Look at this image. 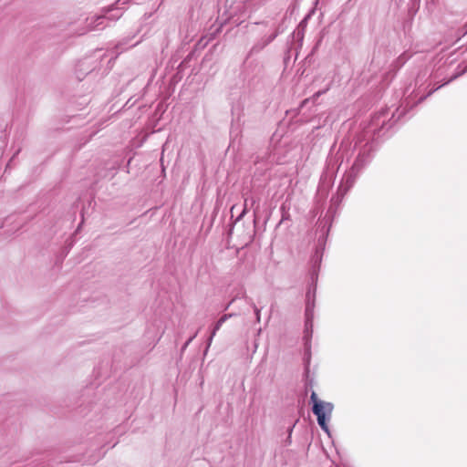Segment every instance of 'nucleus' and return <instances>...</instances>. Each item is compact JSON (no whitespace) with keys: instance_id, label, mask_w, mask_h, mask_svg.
<instances>
[{"instance_id":"nucleus-13","label":"nucleus","mask_w":467,"mask_h":467,"mask_svg":"<svg viewBox=\"0 0 467 467\" xmlns=\"http://www.w3.org/2000/svg\"><path fill=\"white\" fill-rule=\"evenodd\" d=\"M234 206H233V207L231 208V212L233 213V212H234Z\"/></svg>"},{"instance_id":"nucleus-5","label":"nucleus","mask_w":467,"mask_h":467,"mask_svg":"<svg viewBox=\"0 0 467 467\" xmlns=\"http://www.w3.org/2000/svg\"><path fill=\"white\" fill-rule=\"evenodd\" d=\"M90 61L89 59L86 58L79 62L78 66V72L82 75L88 74L94 70V67H89Z\"/></svg>"},{"instance_id":"nucleus-10","label":"nucleus","mask_w":467,"mask_h":467,"mask_svg":"<svg viewBox=\"0 0 467 467\" xmlns=\"http://www.w3.org/2000/svg\"><path fill=\"white\" fill-rule=\"evenodd\" d=\"M197 333H195L192 337H191L186 342L185 344L183 345L182 350H184L188 345L191 343V341L196 337Z\"/></svg>"},{"instance_id":"nucleus-3","label":"nucleus","mask_w":467,"mask_h":467,"mask_svg":"<svg viewBox=\"0 0 467 467\" xmlns=\"http://www.w3.org/2000/svg\"><path fill=\"white\" fill-rule=\"evenodd\" d=\"M105 19H106V15H102V16H99L97 17L91 18L90 22L88 21V27L90 30H101L107 26L106 25H104Z\"/></svg>"},{"instance_id":"nucleus-6","label":"nucleus","mask_w":467,"mask_h":467,"mask_svg":"<svg viewBox=\"0 0 467 467\" xmlns=\"http://www.w3.org/2000/svg\"><path fill=\"white\" fill-rule=\"evenodd\" d=\"M255 202V201L251 198L250 200L248 198H246L244 200V209L242 211V213L239 214V216L236 218L235 221H239L242 219V217L246 213L247 210H248V206L253 205L254 203Z\"/></svg>"},{"instance_id":"nucleus-11","label":"nucleus","mask_w":467,"mask_h":467,"mask_svg":"<svg viewBox=\"0 0 467 467\" xmlns=\"http://www.w3.org/2000/svg\"><path fill=\"white\" fill-rule=\"evenodd\" d=\"M287 433H288V436H287L286 442H290V439L292 438V427H289L287 429Z\"/></svg>"},{"instance_id":"nucleus-7","label":"nucleus","mask_w":467,"mask_h":467,"mask_svg":"<svg viewBox=\"0 0 467 467\" xmlns=\"http://www.w3.org/2000/svg\"><path fill=\"white\" fill-rule=\"evenodd\" d=\"M109 11L114 13L109 16H106V19L118 20L122 16V12L119 8H112Z\"/></svg>"},{"instance_id":"nucleus-9","label":"nucleus","mask_w":467,"mask_h":467,"mask_svg":"<svg viewBox=\"0 0 467 467\" xmlns=\"http://www.w3.org/2000/svg\"><path fill=\"white\" fill-rule=\"evenodd\" d=\"M253 308L256 317V321L260 322V308H258L254 304H253Z\"/></svg>"},{"instance_id":"nucleus-12","label":"nucleus","mask_w":467,"mask_h":467,"mask_svg":"<svg viewBox=\"0 0 467 467\" xmlns=\"http://www.w3.org/2000/svg\"><path fill=\"white\" fill-rule=\"evenodd\" d=\"M287 139H288V137H284V136H282V140L284 141V143H285V142H286V140H287Z\"/></svg>"},{"instance_id":"nucleus-1","label":"nucleus","mask_w":467,"mask_h":467,"mask_svg":"<svg viewBox=\"0 0 467 467\" xmlns=\"http://www.w3.org/2000/svg\"><path fill=\"white\" fill-rule=\"evenodd\" d=\"M311 401L313 403V413L317 418L318 425L326 432H328L327 421H329L331 419L334 407L333 404L319 400L316 392H312Z\"/></svg>"},{"instance_id":"nucleus-8","label":"nucleus","mask_w":467,"mask_h":467,"mask_svg":"<svg viewBox=\"0 0 467 467\" xmlns=\"http://www.w3.org/2000/svg\"><path fill=\"white\" fill-rule=\"evenodd\" d=\"M291 49H292V44H288L287 48H286L285 55V57H284L285 69H286V68H287V67H288V62H289V59H290L289 53H290V50H291Z\"/></svg>"},{"instance_id":"nucleus-2","label":"nucleus","mask_w":467,"mask_h":467,"mask_svg":"<svg viewBox=\"0 0 467 467\" xmlns=\"http://www.w3.org/2000/svg\"><path fill=\"white\" fill-rule=\"evenodd\" d=\"M233 316H234V314H224L214 324V326H213V329L211 331V335H210V337H208V340H207V348L211 346L213 337L216 335L217 331L221 328L223 324L228 318L232 317Z\"/></svg>"},{"instance_id":"nucleus-4","label":"nucleus","mask_w":467,"mask_h":467,"mask_svg":"<svg viewBox=\"0 0 467 467\" xmlns=\"http://www.w3.org/2000/svg\"><path fill=\"white\" fill-rule=\"evenodd\" d=\"M281 210H282V220L279 223L277 229H280V227L284 224L285 221H288L290 218V214H289L290 202H288L287 199L283 203Z\"/></svg>"}]
</instances>
